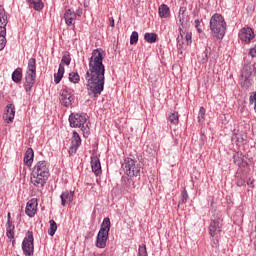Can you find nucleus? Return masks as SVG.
<instances>
[{"label":"nucleus","mask_w":256,"mask_h":256,"mask_svg":"<svg viewBox=\"0 0 256 256\" xmlns=\"http://www.w3.org/2000/svg\"><path fill=\"white\" fill-rule=\"evenodd\" d=\"M247 185H253V180H251V178L247 181Z\"/></svg>","instance_id":"obj_49"},{"label":"nucleus","mask_w":256,"mask_h":256,"mask_svg":"<svg viewBox=\"0 0 256 256\" xmlns=\"http://www.w3.org/2000/svg\"><path fill=\"white\" fill-rule=\"evenodd\" d=\"M63 75H65V66L63 64H59L58 72L54 74V83H56V85H59V83H61Z\"/></svg>","instance_id":"obj_25"},{"label":"nucleus","mask_w":256,"mask_h":256,"mask_svg":"<svg viewBox=\"0 0 256 256\" xmlns=\"http://www.w3.org/2000/svg\"><path fill=\"white\" fill-rule=\"evenodd\" d=\"M122 187L127 191V193H131L133 189H135V182L131 176H123L122 177Z\"/></svg>","instance_id":"obj_14"},{"label":"nucleus","mask_w":256,"mask_h":256,"mask_svg":"<svg viewBox=\"0 0 256 256\" xmlns=\"http://www.w3.org/2000/svg\"><path fill=\"white\" fill-rule=\"evenodd\" d=\"M239 39L244 43H251L255 39V32L250 27L242 28L239 33Z\"/></svg>","instance_id":"obj_11"},{"label":"nucleus","mask_w":256,"mask_h":256,"mask_svg":"<svg viewBox=\"0 0 256 256\" xmlns=\"http://www.w3.org/2000/svg\"><path fill=\"white\" fill-rule=\"evenodd\" d=\"M64 20L66 25H68L69 27L71 25H75V21H77L75 11L73 9L66 10L64 13Z\"/></svg>","instance_id":"obj_16"},{"label":"nucleus","mask_w":256,"mask_h":256,"mask_svg":"<svg viewBox=\"0 0 256 256\" xmlns=\"http://www.w3.org/2000/svg\"><path fill=\"white\" fill-rule=\"evenodd\" d=\"M236 177H237L236 185L238 187H243V185H245V178L239 177V175H237Z\"/></svg>","instance_id":"obj_41"},{"label":"nucleus","mask_w":256,"mask_h":256,"mask_svg":"<svg viewBox=\"0 0 256 256\" xmlns=\"http://www.w3.org/2000/svg\"><path fill=\"white\" fill-rule=\"evenodd\" d=\"M25 213L28 217H35V213H37V200L32 199L27 202Z\"/></svg>","instance_id":"obj_15"},{"label":"nucleus","mask_w":256,"mask_h":256,"mask_svg":"<svg viewBox=\"0 0 256 256\" xmlns=\"http://www.w3.org/2000/svg\"><path fill=\"white\" fill-rule=\"evenodd\" d=\"M168 121H170L172 125H179V113L177 112L171 113V115L168 118Z\"/></svg>","instance_id":"obj_30"},{"label":"nucleus","mask_w":256,"mask_h":256,"mask_svg":"<svg viewBox=\"0 0 256 256\" xmlns=\"http://www.w3.org/2000/svg\"><path fill=\"white\" fill-rule=\"evenodd\" d=\"M249 55H251L253 58L256 57V45L253 48H250Z\"/></svg>","instance_id":"obj_43"},{"label":"nucleus","mask_w":256,"mask_h":256,"mask_svg":"<svg viewBox=\"0 0 256 256\" xmlns=\"http://www.w3.org/2000/svg\"><path fill=\"white\" fill-rule=\"evenodd\" d=\"M69 81L71 83H79V81H81V77L79 76V73L77 72H71L69 74Z\"/></svg>","instance_id":"obj_33"},{"label":"nucleus","mask_w":256,"mask_h":256,"mask_svg":"<svg viewBox=\"0 0 256 256\" xmlns=\"http://www.w3.org/2000/svg\"><path fill=\"white\" fill-rule=\"evenodd\" d=\"M63 63L65 65H71V56L69 54H64L63 55L60 65H63Z\"/></svg>","instance_id":"obj_38"},{"label":"nucleus","mask_w":256,"mask_h":256,"mask_svg":"<svg viewBox=\"0 0 256 256\" xmlns=\"http://www.w3.org/2000/svg\"><path fill=\"white\" fill-rule=\"evenodd\" d=\"M33 231H28L22 242V251L26 256H32L35 251V246L33 244Z\"/></svg>","instance_id":"obj_8"},{"label":"nucleus","mask_w":256,"mask_h":256,"mask_svg":"<svg viewBox=\"0 0 256 256\" xmlns=\"http://www.w3.org/2000/svg\"><path fill=\"white\" fill-rule=\"evenodd\" d=\"M221 229H223V219L221 217L214 215L211 218V222L209 225V234L211 237H215L218 233H221Z\"/></svg>","instance_id":"obj_9"},{"label":"nucleus","mask_w":256,"mask_h":256,"mask_svg":"<svg viewBox=\"0 0 256 256\" xmlns=\"http://www.w3.org/2000/svg\"><path fill=\"white\" fill-rule=\"evenodd\" d=\"M76 17H81V15H83V9L82 8H78L76 10V12H74Z\"/></svg>","instance_id":"obj_44"},{"label":"nucleus","mask_w":256,"mask_h":256,"mask_svg":"<svg viewBox=\"0 0 256 256\" xmlns=\"http://www.w3.org/2000/svg\"><path fill=\"white\" fill-rule=\"evenodd\" d=\"M201 23H203V20L196 19L194 21V26L197 29L198 33H203V29L201 28Z\"/></svg>","instance_id":"obj_40"},{"label":"nucleus","mask_w":256,"mask_h":256,"mask_svg":"<svg viewBox=\"0 0 256 256\" xmlns=\"http://www.w3.org/2000/svg\"><path fill=\"white\" fill-rule=\"evenodd\" d=\"M74 195H75L74 191L66 190V191L62 192V194L60 195L61 205L63 207H65V205H67V201L72 203Z\"/></svg>","instance_id":"obj_19"},{"label":"nucleus","mask_w":256,"mask_h":256,"mask_svg":"<svg viewBox=\"0 0 256 256\" xmlns=\"http://www.w3.org/2000/svg\"><path fill=\"white\" fill-rule=\"evenodd\" d=\"M7 223H6V225H9V223H13L12 221H11V213H8V215H7Z\"/></svg>","instance_id":"obj_47"},{"label":"nucleus","mask_w":256,"mask_h":256,"mask_svg":"<svg viewBox=\"0 0 256 256\" xmlns=\"http://www.w3.org/2000/svg\"><path fill=\"white\" fill-rule=\"evenodd\" d=\"M96 256H107L106 253H100V254H97Z\"/></svg>","instance_id":"obj_50"},{"label":"nucleus","mask_w":256,"mask_h":256,"mask_svg":"<svg viewBox=\"0 0 256 256\" xmlns=\"http://www.w3.org/2000/svg\"><path fill=\"white\" fill-rule=\"evenodd\" d=\"M188 199H189V194L187 193V190L184 189L181 192V200L178 203V207H180L181 203H187Z\"/></svg>","instance_id":"obj_35"},{"label":"nucleus","mask_w":256,"mask_h":256,"mask_svg":"<svg viewBox=\"0 0 256 256\" xmlns=\"http://www.w3.org/2000/svg\"><path fill=\"white\" fill-rule=\"evenodd\" d=\"M35 157V152H33V148H28L24 155V163L27 167H31L33 165V158Z\"/></svg>","instance_id":"obj_21"},{"label":"nucleus","mask_w":256,"mask_h":256,"mask_svg":"<svg viewBox=\"0 0 256 256\" xmlns=\"http://www.w3.org/2000/svg\"><path fill=\"white\" fill-rule=\"evenodd\" d=\"M91 167L95 175H101V161L99 160V157H91Z\"/></svg>","instance_id":"obj_20"},{"label":"nucleus","mask_w":256,"mask_h":256,"mask_svg":"<svg viewBox=\"0 0 256 256\" xmlns=\"http://www.w3.org/2000/svg\"><path fill=\"white\" fill-rule=\"evenodd\" d=\"M179 32L180 35H178L177 37V48L179 49V51H184L185 49V40H183V28L179 27Z\"/></svg>","instance_id":"obj_26"},{"label":"nucleus","mask_w":256,"mask_h":256,"mask_svg":"<svg viewBox=\"0 0 256 256\" xmlns=\"http://www.w3.org/2000/svg\"><path fill=\"white\" fill-rule=\"evenodd\" d=\"M103 49L97 48L92 51L89 58V69L86 72L87 89L89 95L99 97L105 89V65L103 64Z\"/></svg>","instance_id":"obj_1"},{"label":"nucleus","mask_w":256,"mask_h":256,"mask_svg":"<svg viewBox=\"0 0 256 256\" xmlns=\"http://www.w3.org/2000/svg\"><path fill=\"white\" fill-rule=\"evenodd\" d=\"M122 169L128 177H141L143 167L140 162L132 158H126L122 164Z\"/></svg>","instance_id":"obj_6"},{"label":"nucleus","mask_w":256,"mask_h":256,"mask_svg":"<svg viewBox=\"0 0 256 256\" xmlns=\"http://www.w3.org/2000/svg\"><path fill=\"white\" fill-rule=\"evenodd\" d=\"M31 183L34 187H45L47 180L49 179V164L47 161H39L34 166L31 173Z\"/></svg>","instance_id":"obj_2"},{"label":"nucleus","mask_w":256,"mask_h":256,"mask_svg":"<svg viewBox=\"0 0 256 256\" xmlns=\"http://www.w3.org/2000/svg\"><path fill=\"white\" fill-rule=\"evenodd\" d=\"M205 121V107H200L198 113V123H203Z\"/></svg>","instance_id":"obj_37"},{"label":"nucleus","mask_w":256,"mask_h":256,"mask_svg":"<svg viewBox=\"0 0 256 256\" xmlns=\"http://www.w3.org/2000/svg\"><path fill=\"white\" fill-rule=\"evenodd\" d=\"M134 5H139V3H141V0H132Z\"/></svg>","instance_id":"obj_48"},{"label":"nucleus","mask_w":256,"mask_h":256,"mask_svg":"<svg viewBox=\"0 0 256 256\" xmlns=\"http://www.w3.org/2000/svg\"><path fill=\"white\" fill-rule=\"evenodd\" d=\"M139 256H148L147 255V247L144 246H139Z\"/></svg>","instance_id":"obj_42"},{"label":"nucleus","mask_w":256,"mask_h":256,"mask_svg":"<svg viewBox=\"0 0 256 256\" xmlns=\"http://www.w3.org/2000/svg\"><path fill=\"white\" fill-rule=\"evenodd\" d=\"M6 236L12 240V244L15 245V225L13 223L6 224Z\"/></svg>","instance_id":"obj_22"},{"label":"nucleus","mask_w":256,"mask_h":256,"mask_svg":"<svg viewBox=\"0 0 256 256\" xmlns=\"http://www.w3.org/2000/svg\"><path fill=\"white\" fill-rule=\"evenodd\" d=\"M49 223H50V228L48 229V235L53 237V235H55L57 231V223L55 222V220H50Z\"/></svg>","instance_id":"obj_32"},{"label":"nucleus","mask_w":256,"mask_h":256,"mask_svg":"<svg viewBox=\"0 0 256 256\" xmlns=\"http://www.w3.org/2000/svg\"><path fill=\"white\" fill-rule=\"evenodd\" d=\"M110 27H115V19L113 17L109 18Z\"/></svg>","instance_id":"obj_46"},{"label":"nucleus","mask_w":256,"mask_h":256,"mask_svg":"<svg viewBox=\"0 0 256 256\" xmlns=\"http://www.w3.org/2000/svg\"><path fill=\"white\" fill-rule=\"evenodd\" d=\"M204 54H205V58H203V63H207V59H209V54H208L207 48L205 49Z\"/></svg>","instance_id":"obj_45"},{"label":"nucleus","mask_w":256,"mask_h":256,"mask_svg":"<svg viewBox=\"0 0 256 256\" xmlns=\"http://www.w3.org/2000/svg\"><path fill=\"white\" fill-rule=\"evenodd\" d=\"M234 163H236V165H241V163H245V156H243V153L237 152L234 155Z\"/></svg>","instance_id":"obj_31"},{"label":"nucleus","mask_w":256,"mask_h":256,"mask_svg":"<svg viewBox=\"0 0 256 256\" xmlns=\"http://www.w3.org/2000/svg\"><path fill=\"white\" fill-rule=\"evenodd\" d=\"M75 101V96L68 90L64 89L60 92V103L63 107H71Z\"/></svg>","instance_id":"obj_10"},{"label":"nucleus","mask_w":256,"mask_h":256,"mask_svg":"<svg viewBox=\"0 0 256 256\" xmlns=\"http://www.w3.org/2000/svg\"><path fill=\"white\" fill-rule=\"evenodd\" d=\"M158 13L161 19H167V17L171 15V10L169 9V6H167V4H162L158 8Z\"/></svg>","instance_id":"obj_23"},{"label":"nucleus","mask_w":256,"mask_h":256,"mask_svg":"<svg viewBox=\"0 0 256 256\" xmlns=\"http://www.w3.org/2000/svg\"><path fill=\"white\" fill-rule=\"evenodd\" d=\"M178 19L180 23L179 27H181V29H185L187 25V22H185V14L184 13L181 14V12H179Z\"/></svg>","instance_id":"obj_36"},{"label":"nucleus","mask_w":256,"mask_h":256,"mask_svg":"<svg viewBox=\"0 0 256 256\" xmlns=\"http://www.w3.org/2000/svg\"><path fill=\"white\" fill-rule=\"evenodd\" d=\"M232 142L235 143L238 147H241V145H245L247 143V135L241 134V133H234L232 135Z\"/></svg>","instance_id":"obj_18"},{"label":"nucleus","mask_w":256,"mask_h":256,"mask_svg":"<svg viewBox=\"0 0 256 256\" xmlns=\"http://www.w3.org/2000/svg\"><path fill=\"white\" fill-rule=\"evenodd\" d=\"M70 127L79 128L82 131H87V127H85V123H87V114L82 113H72L69 116Z\"/></svg>","instance_id":"obj_7"},{"label":"nucleus","mask_w":256,"mask_h":256,"mask_svg":"<svg viewBox=\"0 0 256 256\" xmlns=\"http://www.w3.org/2000/svg\"><path fill=\"white\" fill-rule=\"evenodd\" d=\"M144 39L147 43H155L157 41V34L147 32L144 35Z\"/></svg>","instance_id":"obj_28"},{"label":"nucleus","mask_w":256,"mask_h":256,"mask_svg":"<svg viewBox=\"0 0 256 256\" xmlns=\"http://www.w3.org/2000/svg\"><path fill=\"white\" fill-rule=\"evenodd\" d=\"M6 35L7 32L0 30V51H3V49H5V45H7V39L5 38Z\"/></svg>","instance_id":"obj_29"},{"label":"nucleus","mask_w":256,"mask_h":256,"mask_svg":"<svg viewBox=\"0 0 256 256\" xmlns=\"http://www.w3.org/2000/svg\"><path fill=\"white\" fill-rule=\"evenodd\" d=\"M35 79H37V66L35 58H30L28 61V68L26 71L24 87L26 93L31 92L35 85Z\"/></svg>","instance_id":"obj_5"},{"label":"nucleus","mask_w":256,"mask_h":256,"mask_svg":"<svg viewBox=\"0 0 256 256\" xmlns=\"http://www.w3.org/2000/svg\"><path fill=\"white\" fill-rule=\"evenodd\" d=\"M27 3L29 7L34 9L35 11H42V9L45 7L43 1L41 0H27Z\"/></svg>","instance_id":"obj_24"},{"label":"nucleus","mask_w":256,"mask_h":256,"mask_svg":"<svg viewBox=\"0 0 256 256\" xmlns=\"http://www.w3.org/2000/svg\"><path fill=\"white\" fill-rule=\"evenodd\" d=\"M7 23H9L7 12L3 6H0V31L7 32Z\"/></svg>","instance_id":"obj_17"},{"label":"nucleus","mask_w":256,"mask_h":256,"mask_svg":"<svg viewBox=\"0 0 256 256\" xmlns=\"http://www.w3.org/2000/svg\"><path fill=\"white\" fill-rule=\"evenodd\" d=\"M210 31L215 39H223L225 37L227 22H225V18L221 14L216 13L210 18Z\"/></svg>","instance_id":"obj_3"},{"label":"nucleus","mask_w":256,"mask_h":256,"mask_svg":"<svg viewBox=\"0 0 256 256\" xmlns=\"http://www.w3.org/2000/svg\"><path fill=\"white\" fill-rule=\"evenodd\" d=\"M254 245H255V249H256V242H254Z\"/></svg>","instance_id":"obj_51"},{"label":"nucleus","mask_w":256,"mask_h":256,"mask_svg":"<svg viewBox=\"0 0 256 256\" xmlns=\"http://www.w3.org/2000/svg\"><path fill=\"white\" fill-rule=\"evenodd\" d=\"M192 36H191V33H186V35H185V41H184V47H185V49H187V47H189V45H191V43H192Z\"/></svg>","instance_id":"obj_39"},{"label":"nucleus","mask_w":256,"mask_h":256,"mask_svg":"<svg viewBox=\"0 0 256 256\" xmlns=\"http://www.w3.org/2000/svg\"><path fill=\"white\" fill-rule=\"evenodd\" d=\"M79 147H81V136H79V133H77V131H74L71 146L69 148V155H75Z\"/></svg>","instance_id":"obj_12"},{"label":"nucleus","mask_w":256,"mask_h":256,"mask_svg":"<svg viewBox=\"0 0 256 256\" xmlns=\"http://www.w3.org/2000/svg\"><path fill=\"white\" fill-rule=\"evenodd\" d=\"M3 119L6 121V123H13V119H15V105L8 104L6 106Z\"/></svg>","instance_id":"obj_13"},{"label":"nucleus","mask_w":256,"mask_h":256,"mask_svg":"<svg viewBox=\"0 0 256 256\" xmlns=\"http://www.w3.org/2000/svg\"><path fill=\"white\" fill-rule=\"evenodd\" d=\"M111 231V220L109 217L103 219L100 230L96 237V247L98 249H105L107 247V240L109 239V232Z\"/></svg>","instance_id":"obj_4"},{"label":"nucleus","mask_w":256,"mask_h":256,"mask_svg":"<svg viewBox=\"0 0 256 256\" xmlns=\"http://www.w3.org/2000/svg\"><path fill=\"white\" fill-rule=\"evenodd\" d=\"M139 41V33L137 31H133L130 36V45H136Z\"/></svg>","instance_id":"obj_34"},{"label":"nucleus","mask_w":256,"mask_h":256,"mask_svg":"<svg viewBox=\"0 0 256 256\" xmlns=\"http://www.w3.org/2000/svg\"><path fill=\"white\" fill-rule=\"evenodd\" d=\"M21 79H23V70L17 68L12 73V81H14V83H21Z\"/></svg>","instance_id":"obj_27"}]
</instances>
